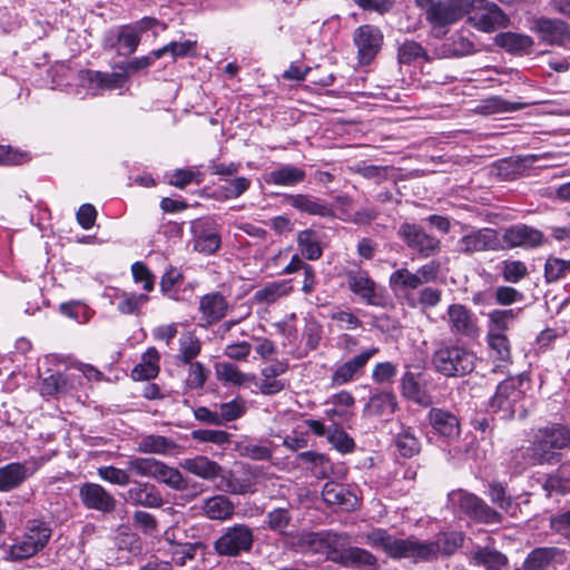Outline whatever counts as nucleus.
I'll return each instance as SVG.
<instances>
[{
    "mask_svg": "<svg viewBox=\"0 0 570 570\" xmlns=\"http://www.w3.org/2000/svg\"><path fill=\"white\" fill-rule=\"evenodd\" d=\"M364 543L382 550L393 559H412L414 562L430 561L440 552L452 554L463 543L461 532L440 535L435 541H420L414 537L396 538L381 528L372 529L362 535Z\"/></svg>",
    "mask_w": 570,
    "mask_h": 570,
    "instance_id": "1",
    "label": "nucleus"
},
{
    "mask_svg": "<svg viewBox=\"0 0 570 570\" xmlns=\"http://www.w3.org/2000/svg\"><path fill=\"white\" fill-rule=\"evenodd\" d=\"M530 389V379L525 374L503 380L489 401L490 411L499 414L501 419H511L517 413L524 415V399Z\"/></svg>",
    "mask_w": 570,
    "mask_h": 570,
    "instance_id": "2",
    "label": "nucleus"
},
{
    "mask_svg": "<svg viewBox=\"0 0 570 570\" xmlns=\"http://www.w3.org/2000/svg\"><path fill=\"white\" fill-rule=\"evenodd\" d=\"M570 446V431L560 425L541 429L537 432L534 440L527 450L517 454L527 460V463H553L559 461L557 450Z\"/></svg>",
    "mask_w": 570,
    "mask_h": 570,
    "instance_id": "3",
    "label": "nucleus"
},
{
    "mask_svg": "<svg viewBox=\"0 0 570 570\" xmlns=\"http://www.w3.org/2000/svg\"><path fill=\"white\" fill-rule=\"evenodd\" d=\"M159 26L157 19L144 17L134 23L124 24L108 31L104 45L106 48L115 50L119 56H130L137 50L141 33L155 30Z\"/></svg>",
    "mask_w": 570,
    "mask_h": 570,
    "instance_id": "4",
    "label": "nucleus"
},
{
    "mask_svg": "<svg viewBox=\"0 0 570 570\" xmlns=\"http://www.w3.org/2000/svg\"><path fill=\"white\" fill-rule=\"evenodd\" d=\"M475 355L459 345L441 344L433 353V367L445 376H462L474 368Z\"/></svg>",
    "mask_w": 570,
    "mask_h": 570,
    "instance_id": "5",
    "label": "nucleus"
},
{
    "mask_svg": "<svg viewBox=\"0 0 570 570\" xmlns=\"http://www.w3.org/2000/svg\"><path fill=\"white\" fill-rule=\"evenodd\" d=\"M52 534L50 524L42 520H29L24 532L17 538L9 548V556L12 560L28 559L48 544Z\"/></svg>",
    "mask_w": 570,
    "mask_h": 570,
    "instance_id": "6",
    "label": "nucleus"
},
{
    "mask_svg": "<svg viewBox=\"0 0 570 570\" xmlns=\"http://www.w3.org/2000/svg\"><path fill=\"white\" fill-rule=\"evenodd\" d=\"M433 26L436 37L444 35L441 28L456 22L469 11V0H415Z\"/></svg>",
    "mask_w": 570,
    "mask_h": 570,
    "instance_id": "7",
    "label": "nucleus"
},
{
    "mask_svg": "<svg viewBox=\"0 0 570 570\" xmlns=\"http://www.w3.org/2000/svg\"><path fill=\"white\" fill-rule=\"evenodd\" d=\"M303 544L312 552L326 556L328 560L342 564L350 546L347 534L333 531L311 532L303 535Z\"/></svg>",
    "mask_w": 570,
    "mask_h": 570,
    "instance_id": "8",
    "label": "nucleus"
},
{
    "mask_svg": "<svg viewBox=\"0 0 570 570\" xmlns=\"http://www.w3.org/2000/svg\"><path fill=\"white\" fill-rule=\"evenodd\" d=\"M449 502L454 510H459L471 519L482 523H498L501 515L488 505L482 499L464 490L452 491Z\"/></svg>",
    "mask_w": 570,
    "mask_h": 570,
    "instance_id": "9",
    "label": "nucleus"
},
{
    "mask_svg": "<svg viewBox=\"0 0 570 570\" xmlns=\"http://www.w3.org/2000/svg\"><path fill=\"white\" fill-rule=\"evenodd\" d=\"M466 14H469V21L473 27L483 32H492L508 23V18L500 8L485 0H469Z\"/></svg>",
    "mask_w": 570,
    "mask_h": 570,
    "instance_id": "10",
    "label": "nucleus"
},
{
    "mask_svg": "<svg viewBox=\"0 0 570 570\" xmlns=\"http://www.w3.org/2000/svg\"><path fill=\"white\" fill-rule=\"evenodd\" d=\"M129 475L154 478L178 489V471L154 458H130L127 462Z\"/></svg>",
    "mask_w": 570,
    "mask_h": 570,
    "instance_id": "11",
    "label": "nucleus"
},
{
    "mask_svg": "<svg viewBox=\"0 0 570 570\" xmlns=\"http://www.w3.org/2000/svg\"><path fill=\"white\" fill-rule=\"evenodd\" d=\"M254 534L246 524H235L228 528L214 543L219 556L234 557L250 550Z\"/></svg>",
    "mask_w": 570,
    "mask_h": 570,
    "instance_id": "12",
    "label": "nucleus"
},
{
    "mask_svg": "<svg viewBox=\"0 0 570 570\" xmlns=\"http://www.w3.org/2000/svg\"><path fill=\"white\" fill-rule=\"evenodd\" d=\"M442 318L454 335L475 338L480 334L478 317L463 304L449 305Z\"/></svg>",
    "mask_w": 570,
    "mask_h": 570,
    "instance_id": "13",
    "label": "nucleus"
},
{
    "mask_svg": "<svg viewBox=\"0 0 570 570\" xmlns=\"http://www.w3.org/2000/svg\"><path fill=\"white\" fill-rule=\"evenodd\" d=\"M456 248L460 253L470 255L475 252L502 250L503 245L495 229L479 228L463 235L458 240Z\"/></svg>",
    "mask_w": 570,
    "mask_h": 570,
    "instance_id": "14",
    "label": "nucleus"
},
{
    "mask_svg": "<svg viewBox=\"0 0 570 570\" xmlns=\"http://www.w3.org/2000/svg\"><path fill=\"white\" fill-rule=\"evenodd\" d=\"M399 235L410 248L417 252L423 257L432 256L440 249V240L426 234L415 224H402L399 229Z\"/></svg>",
    "mask_w": 570,
    "mask_h": 570,
    "instance_id": "15",
    "label": "nucleus"
},
{
    "mask_svg": "<svg viewBox=\"0 0 570 570\" xmlns=\"http://www.w3.org/2000/svg\"><path fill=\"white\" fill-rule=\"evenodd\" d=\"M353 39L357 48L360 62L362 65H367L380 51L383 41V35L379 28L364 24L354 31Z\"/></svg>",
    "mask_w": 570,
    "mask_h": 570,
    "instance_id": "16",
    "label": "nucleus"
},
{
    "mask_svg": "<svg viewBox=\"0 0 570 570\" xmlns=\"http://www.w3.org/2000/svg\"><path fill=\"white\" fill-rule=\"evenodd\" d=\"M350 291L358 296L367 305H380L382 295L379 293L377 285L363 269H350L345 273Z\"/></svg>",
    "mask_w": 570,
    "mask_h": 570,
    "instance_id": "17",
    "label": "nucleus"
},
{
    "mask_svg": "<svg viewBox=\"0 0 570 570\" xmlns=\"http://www.w3.org/2000/svg\"><path fill=\"white\" fill-rule=\"evenodd\" d=\"M194 249L205 254H214L220 246V237L216 224L210 219H197L191 223Z\"/></svg>",
    "mask_w": 570,
    "mask_h": 570,
    "instance_id": "18",
    "label": "nucleus"
},
{
    "mask_svg": "<svg viewBox=\"0 0 570 570\" xmlns=\"http://www.w3.org/2000/svg\"><path fill=\"white\" fill-rule=\"evenodd\" d=\"M81 503L90 510L110 513L116 508V499L102 485L86 482L79 488Z\"/></svg>",
    "mask_w": 570,
    "mask_h": 570,
    "instance_id": "19",
    "label": "nucleus"
},
{
    "mask_svg": "<svg viewBox=\"0 0 570 570\" xmlns=\"http://www.w3.org/2000/svg\"><path fill=\"white\" fill-rule=\"evenodd\" d=\"M377 347H371L348 361L337 364L332 374L333 385H343L355 380L363 371L367 362L379 353Z\"/></svg>",
    "mask_w": 570,
    "mask_h": 570,
    "instance_id": "20",
    "label": "nucleus"
},
{
    "mask_svg": "<svg viewBox=\"0 0 570 570\" xmlns=\"http://www.w3.org/2000/svg\"><path fill=\"white\" fill-rule=\"evenodd\" d=\"M503 249L513 247L533 248L543 242V235L539 229L527 225H513L507 228L502 236Z\"/></svg>",
    "mask_w": 570,
    "mask_h": 570,
    "instance_id": "21",
    "label": "nucleus"
},
{
    "mask_svg": "<svg viewBox=\"0 0 570 570\" xmlns=\"http://www.w3.org/2000/svg\"><path fill=\"white\" fill-rule=\"evenodd\" d=\"M37 470V466H29L28 463L11 462L0 466V491L9 492L19 488Z\"/></svg>",
    "mask_w": 570,
    "mask_h": 570,
    "instance_id": "22",
    "label": "nucleus"
},
{
    "mask_svg": "<svg viewBox=\"0 0 570 570\" xmlns=\"http://www.w3.org/2000/svg\"><path fill=\"white\" fill-rule=\"evenodd\" d=\"M540 39L549 45L563 46L570 41L568 24L559 19L542 18L535 22Z\"/></svg>",
    "mask_w": 570,
    "mask_h": 570,
    "instance_id": "23",
    "label": "nucleus"
},
{
    "mask_svg": "<svg viewBox=\"0 0 570 570\" xmlns=\"http://www.w3.org/2000/svg\"><path fill=\"white\" fill-rule=\"evenodd\" d=\"M429 422L434 432L445 439L453 440L460 435L459 420L449 411L432 409L429 412Z\"/></svg>",
    "mask_w": 570,
    "mask_h": 570,
    "instance_id": "24",
    "label": "nucleus"
},
{
    "mask_svg": "<svg viewBox=\"0 0 570 570\" xmlns=\"http://www.w3.org/2000/svg\"><path fill=\"white\" fill-rule=\"evenodd\" d=\"M287 363L277 361L271 365H267L261 371V380L257 383L259 391L263 394L272 395L281 392L285 383L283 380L278 379L282 374L287 371Z\"/></svg>",
    "mask_w": 570,
    "mask_h": 570,
    "instance_id": "25",
    "label": "nucleus"
},
{
    "mask_svg": "<svg viewBox=\"0 0 570 570\" xmlns=\"http://www.w3.org/2000/svg\"><path fill=\"white\" fill-rule=\"evenodd\" d=\"M170 53L171 61L175 62L177 57V42L171 41L170 43L164 46L160 49L151 51L147 56H141L138 58H135L128 62H124L121 66H119V69L127 72L128 76L135 75L144 69H147L150 67L156 59H160L165 55Z\"/></svg>",
    "mask_w": 570,
    "mask_h": 570,
    "instance_id": "26",
    "label": "nucleus"
},
{
    "mask_svg": "<svg viewBox=\"0 0 570 570\" xmlns=\"http://www.w3.org/2000/svg\"><path fill=\"white\" fill-rule=\"evenodd\" d=\"M323 500L330 505H341L345 510L355 509L357 498L344 484L330 481L326 482L322 490Z\"/></svg>",
    "mask_w": 570,
    "mask_h": 570,
    "instance_id": "27",
    "label": "nucleus"
},
{
    "mask_svg": "<svg viewBox=\"0 0 570 570\" xmlns=\"http://www.w3.org/2000/svg\"><path fill=\"white\" fill-rule=\"evenodd\" d=\"M215 374L217 380L226 386H247L255 381V375L244 373L236 364L226 361L215 364Z\"/></svg>",
    "mask_w": 570,
    "mask_h": 570,
    "instance_id": "28",
    "label": "nucleus"
},
{
    "mask_svg": "<svg viewBox=\"0 0 570 570\" xmlns=\"http://www.w3.org/2000/svg\"><path fill=\"white\" fill-rule=\"evenodd\" d=\"M126 501L134 505L157 508L161 504V498L156 488L150 483L134 482L126 495Z\"/></svg>",
    "mask_w": 570,
    "mask_h": 570,
    "instance_id": "29",
    "label": "nucleus"
},
{
    "mask_svg": "<svg viewBox=\"0 0 570 570\" xmlns=\"http://www.w3.org/2000/svg\"><path fill=\"white\" fill-rule=\"evenodd\" d=\"M287 202L292 207L309 215L321 217H331L334 215L333 207L316 197L302 194L289 195Z\"/></svg>",
    "mask_w": 570,
    "mask_h": 570,
    "instance_id": "30",
    "label": "nucleus"
},
{
    "mask_svg": "<svg viewBox=\"0 0 570 570\" xmlns=\"http://www.w3.org/2000/svg\"><path fill=\"white\" fill-rule=\"evenodd\" d=\"M401 392L404 397L416 404L428 406L431 404V397L426 393L420 380L412 372H405L401 379Z\"/></svg>",
    "mask_w": 570,
    "mask_h": 570,
    "instance_id": "31",
    "label": "nucleus"
},
{
    "mask_svg": "<svg viewBox=\"0 0 570 570\" xmlns=\"http://www.w3.org/2000/svg\"><path fill=\"white\" fill-rule=\"evenodd\" d=\"M148 301L149 296L147 294H137L120 289H115L111 297V303H116L118 312L125 315L138 314L140 308Z\"/></svg>",
    "mask_w": 570,
    "mask_h": 570,
    "instance_id": "32",
    "label": "nucleus"
},
{
    "mask_svg": "<svg viewBox=\"0 0 570 570\" xmlns=\"http://www.w3.org/2000/svg\"><path fill=\"white\" fill-rule=\"evenodd\" d=\"M227 302L224 296L213 293L205 295L200 301L199 309L203 315V320L207 324H213L223 318L227 311Z\"/></svg>",
    "mask_w": 570,
    "mask_h": 570,
    "instance_id": "33",
    "label": "nucleus"
},
{
    "mask_svg": "<svg viewBox=\"0 0 570 570\" xmlns=\"http://www.w3.org/2000/svg\"><path fill=\"white\" fill-rule=\"evenodd\" d=\"M264 179L267 184L277 186H295L305 179V171L292 165H284L267 173Z\"/></svg>",
    "mask_w": 570,
    "mask_h": 570,
    "instance_id": "34",
    "label": "nucleus"
},
{
    "mask_svg": "<svg viewBox=\"0 0 570 570\" xmlns=\"http://www.w3.org/2000/svg\"><path fill=\"white\" fill-rule=\"evenodd\" d=\"M159 353L155 347H149L142 355L141 362L131 371L134 380H150L157 376Z\"/></svg>",
    "mask_w": 570,
    "mask_h": 570,
    "instance_id": "35",
    "label": "nucleus"
},
{
    "mask_svg": "<svg viewBox=\"0 0 570 570\" xmlns=\"http://www.w3.org/2000/svg\"><path fill=\"white\" fill-rule=\"evenodd\" d=\"M204 512L212 520H228L234 514V504L225 495H215L204 503Z\"/></svg>",
    "mask_w": 570,
    "mask_h": 570,
    "instance_id": "36",
    "label": "nucleus"
},
{
    "mask_svg": "<svg viewBox=\"0 0 570 570\" xmlns=\"http://www.w3.org/2000/svg\"><path fill=\"white\" fill-rule=\"evenodd\" d=\"M521 308L517 309H494L489 314V335H505L512 322L515 320Z\"/></svg>",
    "mask_w": 570,
    "mask_h": 570,
    "instance_id": "37",
    "label": "nucleus"
},
{
    "mask_svg": "<svg viewBox=\"0 0 570 570\" xmlns=\"http://www.w3.org/2000/svg\"><path fill=\"white\" fill-rule=\"evenodd\" d=\"M297 245L301 254L308 261H316L323 254L320 237L313 229L301 230L297 234Z\"/></svg>",
    "mask_w": 570,
    "mask_h": 570,
    "instance_id": "38",
    "label": "nucleus"
},
{
    "mask_svg": "<svg viewBox=\"0 0 570 570\" xmlns=\"http://www.w3.org/2000/svg\"><path fill=\"white\" fill-rule=\"evenodd\" d=\"M495 43L510 52H528L533 40L527 35L502 32L495 36Z\"/></svg>",
    "mask_w": 570,
    "mask_h": 570,
    "instance_id": "39",
    "label": "nucleus"
},
{
    "mask_svg": "<svg viewBox=\"0 0 570 570\" xmlns=\"http://www.w3.org/2000/svg\"><path fill=\"white\" fill-rule=\"evenodd\" d=\"M549 495L553 493H567L570 491V461L558 469L557 474L549 475L543 484Z\"/></svg>",
    "mask_w": 570,
    "mask_h": 570,
    "instance_id": "40",
    "label": "nucleus"
},
{
    "mask_svg": "<svg viewBox=\"0 0 570 570\" xmlns=\"http://www.w3.org/2000/svg\"><path fill=\"white\" fill-rule=\"evenodd\" d=\"M128 75L124 70L120 69L119 72L106 73L101 71H90L89 80L91 83L97 85L102 89H120L128 81Z\"/></svg>",
    "mask_w": 570,
    "mask_h": 570,
    "instance_id": "41",
    "label": "nucleus"
},
{
    "mask_svg": "<svg viewBox=\"0 0 570 570\" xmlns=\"http://www.w3.org/2000/svg\"><path fill=\"white\" fill-rule=\"evenodd\" d=\"M396 407L395 396L390 392H381L370 397L366 409L371 414L389 416Z\"/></svg>",
    "mask_w": 570,
    "mask_h": 570,
    "instance_id": "42",
    "label": "nucleus"
},
{
    "mask_svg": "<svg viewBox=\"0 0 570 570\" xmlns=\"http://www.w3.org/2000/svg\"><path fill=\"white\" fill-rule=\"evenodd\" d=\"M184 468L202 478L213 479L218 475L220 468L217 463L208 460L205 456H197L195 459L186 460Z\"/></svg>",
    "mask_w": 570,
    "mask_h": 570,
    "instance_id": "43",
    "label": "nucleus"
},
{
    "mask_svg": "<svg viewBox=\"0 0 570 570\" xmlns=\"http://www.w3.org/2000/svg\"><path fill=\"white\" fill-rule=\"evenodd\" d=\"M488 343L492 356L500 361L502 364L497 365L500 368L511 363V347L507 335H487Z\"/></svg>",
    "mask_w": 570,
    "mask_h": 570,
    "instance_id": "44",
    "label": "nucleus"
},
{
    "mask_svg": "<svg viewBox=\"0 0 570 570\" xmlns=\"http://www.w3.org/2000/svg\"><path fill=\"white\" fill-rule=\"evenodd\" d=\"M390 285L393 291H410L420 287L421 281L417 278L416 273L407 268H399L390 276Z\"/></svg>",
    "mask_w": 570,
    "mask_h": 570,
    "instance_id": "45",
    "label": "nucleus"
},
{
    "mask_svg": "<svg viewBox=\"0 0 570 570\" xmlns=\"http://www.w3.org/2000/svg\"><path fill=\"white\" fill-rule=\"evenodd\" d=\"M250 187V180L245 177H237L233 180H224L215 191L220 199H233L243 195Z\"/></svg>",
    "mask_w": 570,
    "mask_h": 570,
    "instance_id": "46",
    "label": "nucleus"
},
{
    "mask_svg": "<svg viewBox=\"0 0 570 570\" xmlns=\"http://www.w3.org/2000/svg\"><path fill=\"white\" fill-rule=\"evenodd\" d=\"M473 560L476 564H481L488 570H499L508 562L504 554L489 548L478 549L473 553Z\"/></svg>",
    "mask_w": 570,
    "mask_h": 570,
    "instance_id": "47",
    "label": "nucleus"
},
{
    "mask_svg": "<svg viewBox=\"0 0 570 570\" xmlns=\"http://www.w3.org/2000/svg\"><path fill=\"white\" fill-rule=\"evenodd\" d=\"M558 554L556 548H537L525 559L524 570H543Z\"/></svg>",
    "mask_w": 570,
    "mask_h": 570,
    "instance_id": "48",
    "label": "nucleus"
},
{
    "mask_svg": "<svg viewBox=\"0 0 570 570\" xmlns=\"http://www.w3.org/2000/svg\"><path fill=\"white\" fill-rule=\"evenodd\" d=\"M493 504L498 505L507 513L514 514L517 505L513 503L511 495L507 494L504 485L500 482H491L488 492Z\"/></svg>",
    "mask_w": 570,
    "mask_h": 570,
    "instance_id": "49",
    "label": "nucleus"
},
{
    "mask_svg": "<svg viewBox=\"0 0 570 570\" xmlns=\"http://www.w3.org/2000/svg\"><path fill=\"white\" fill-rule=\"evenodd\" d=\"M376 557L370 551L348 546L346 551L343 566H363L368 568H374L376 566Z\"/></svg>",
    "mask_w": 570,
    "mask_h": 570,
    "instance_id": "50",
    "label": "nucleus"
},
{
    "mask_svg": "<svg viewBox=\"0 0 570 570\" xmlns=\"http://www.w3.org/2000/svg\"><path fill=\"white\" fill-rule=\"evenodd\" d=\"M396 448L401 455L412 458L417 454L421 449L419 439L410 431V429L402 430L396 438Z\"/></svg>",
    "mask_w": 570,
    "mask_h": 570,
    "instance_id": "51",
    "label": "nucleus"
},
{
    "mask_svg": "<svg viewBox=\"0 0 570 570\" xmlns=\"http://www.w3.org/2000/svg\"><path fill=\"white\" fill-rule=\"evenodd\" d=\"M292 518L289 511L284 508H277L266 514V525L269 530L277 533H285Z\"/></svg>",
    "mask_w": 570,
    "mask_h": 570,
    "instance_id": "52",
    "label": "nucleus"
},
{
    "mask_svg": "<svg viewBox=\"0 0 570 570\" xmlns=\"http://www.w3.org/2000/svg\"><path fill=\"white\" fill-rule=\"evenodd\" d=\"M59 309L63 315L75 320L79 324H85L91 318L90 308L80 302L62 303Z\"/></svg>",
    "mask_w": 570,
    "mask_h": 570,
    "instance_id": "53",
    "label": "nucleus"
},
{
    "mask_svg": "<svg viewBox=\"0 0 570 570\" xmlns=\"http://www.w3.org/2000/svg\"><path fill=\"white\" fill-rule=\"evenodd\" d=\"M501 274L505 282L518 283L528 275V268L521 261H504L501 266Z\"/></svg>",
    "mask_w": 570,
    "mask_h": 570,
    "instance_id": "54",
    "label": "nucleus"
},
{
    "mask_svg": "<svg viewBox=\"0 0 570 570\" xmlns=\"http://www.w3.org/2000/svg\"><path fill=\"white\" fill-rule=\"evenodd\" d=\"M570 273V261H564L558 257H550L547 259L544 266V274L548 282H556Z\"/></svg>",
    "mask_w": 570,
    "mask_h": 570,
    "instance_id": "55",
    "label": "nucleus"
},
{
    "mask_svg": "<svg viewBox=\"0 0 570 570\" xmlns=\"http://www.w3.org/2000/svg\"><path fill=\"white\" fill-rule=\"evenodd\" d=\"M98 475L104 481H107L109 483L120 485V487H125L131 482L127 468L119 469V468H116L112 465L101 466L98 469Z\"/></svg>",
    "mask_w": 570,
    "mask_h": 570,
    "instance_id": "56",
    "label": "nucleus"
},
{
    "mask_svg": "<svg viewBox=\"0 0 570 570\" xmlns=\"http://www.w3.org/2000/svg\"><path fill=\"white\" fill-rule=\"evenodd\" d=\"M187 366V377L185 380L186 387L188 389H200L208 376V371L205 366L199 363H186Z\"/></svg>",
    "mask_w": 570,
    "mask_h": 570,
    "instance_id": "57",
    "label": "nucleus"
},
{
    "mask_svg": "<svg viewBox=\"0 0 570 570\" xmlns=\"http://www.w3.org/2000/svg\"><path fill=\"white\" fill-rule=\"evenodd\" d=\"M441 302V291L433 287H425L420 291L416 299H410L412 307L420 306L422 308H430L436 306Z\"/></svg>",
    "mask_w": 570,
    "mask_h": 570,
    "instance_id": "58",
    "label": "nucleus"
},
{
    "mask_svg": "<svg viewBox=\"0 0 570 570\" xmlns=\"http://www.w3.org/2000/svg\"><path fill=\"white\" fill-rule=\"evenodd\" d=\"M424 57V49L415 41H405L399 48V60L401 63H411Z\"/></svg>",
    "mask_w": 570,
    "mask_h": 570,
    "instance_id": "59",
    "label": "nucleus"
},
{
    "mask_svg": "<svg viewBox=\"0 0 570 570\" xmlns=\"http://www.w3.org/2000/svg\"><path fill=\"white\" fill-rule=\"evenodd\" d=\"M131 273L136 283H141L146 292L154 288L155 279L147 266L141 262H136L131 265Z\"/></svg>",
    "mask_w": 570,
    "mask_h": 570,
    "instance_id": "60",
    "label": "nucleus"
},
{
    "mask_svg": "<svg viewBox=\"0 0 570 570\" xmlns=\"http://www.w3.org/2000/svg\"><path fill=\"white\" fill-rule=\"evenodd\" d=\"M66 387V380L62 374L56 373L45 377L41 382V393L43 395L52 396L63 392Z\"/></svg>",
    "mask_w": 570,
    "mask_h": 570,
    "instance_id": "61",
    "label": "nucleus"
},
{
    "mask_svg": "<svg viewBox=\"0 0 570 570\" xmlns=\"http://www.w3.org/2000/svg\"><path fill=\"white\" fill-rule=\"evenodd\" d=\"M448 52L449 55L456 57L471 55L474 52V45L466 37L456 35L452 38Z\"/></svg>",
    "mask_w": 570,
    "mask_h": 570,
    "instance_id": "62",
    "label": "nucleus"
},
{
    "mask_svg": "<svg viewBox=\"0 0 570 570\" xmlns=\"http://www.w3.org/2000/svg\"><path fill=\"white\" fill-rule=\"evenodd\" d=\"M252 351V344L248 342H233L225 346L224 355L234 361H245Z\"/></svg>",
    "mask_w": 570,
    "mask_h": 570,
    "instance_id": "63",
    "label": "nucleus"
},
{
    "mask_svg": "<svg viewBox=\"0 0 570 570\" xmlns=\"http://www.w3.org/2000/svg\"><path fill=\"white\" fill-rule=\"evenodd\" d=\"M167 448V440L160 435H147L138 445L140 452L145 453H157L163 452Z\"/></svg>",
    "mask_w": 570,
    "mask_h": 570,
    "instance_id": "64",
    "label": "nucleus"
}]
</instances>
